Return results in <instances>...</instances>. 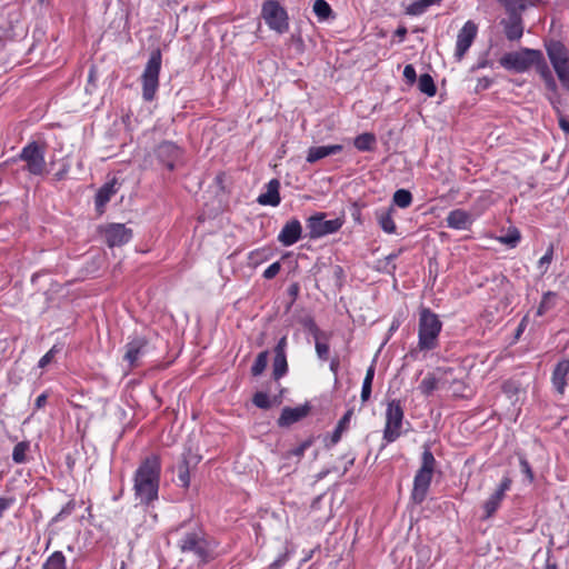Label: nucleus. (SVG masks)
I'll return each instance as SVG.
<instances>
[{
  "mask_svg": "<svg viewBox=\"0 0 569 569\" xmlns=\"http://www.w3.org/2000/svg\"><path fill=\"white\" fill-rule=\"evenodd\" d=\"M161 465L156 455L147 457L134 473V496L143 505H150L158 498Z\"/></svg>",
  "mask_w": 569,
  "mask_h": 569,
  "instance_id": "obj_1",
  "label": "nucleus"
},
{
  "mask_svg": "<svg viewBox=\"0 0 569 569\" xmlns=\"http://www.w3.org/2000/svg\"><path fill=\"white\" fill-rule=\"evenodd\" d=\"M442 329L439 317L429 308H421L418 323V348L421 351L433 350L438 347V338Z\"/></svg>",
  "mask_w": 569,
  "mask_h": 569,
  "instance_id": "obj_2",
  "label": "nucleus"
},
{
  "mask_svg": "<svg viewBox=\"0 0 569 569\" xmlns=\"http://www.w3.org/2000/svg\"><path fill=\"white\" fill-rule=\"evenodd\" d=\"M435 467L436 459L433 453L429 447H425L421 457V466L416 472L411 492V498L416 503H421L425 500L432 480Z\"/></svg>",
  "mask_w": 569,
  "mask_h": 569,
  "instance_id": "obj_3",
  "label": "nucleus"
},
{
  "mask_svg": "<svg viewBox=\"0 0 569 569\" xmlns=\"http://www.w3.org/2000/svg\"><path fill=\"white\" fill-rule=\"evenodd\" d=\"M545 47L559 81L569 91V50L558 40H550Z\"/></svg>",
  "mask_w": 569,
  "mask_h": 569,
  "instance_id": "obj_4",
  "label": "nucleus"
},
{
  "mask_svg": "<svg viewBox=\"0 0 569 569\" xmlns=\"http://www.w3.org/2000/svg\"><path fill=\"white\" fill-rule=\"evenodd\" d=\"M161 52L159 49L150 53L149 60L141 76L142 98L146 101H152L159 88V74L161 70Z\"/></svg>",
  "mask_w": 569,
  "mask_h": 569,
  "instance_id": "obj_5",
  "label": "nucleus"
},
{
  "mask_svg": "<svg viewBox=\"0 0 569 569\" xmlns=\"http://www.w3.org/2000/svg\"><path fill=\"white\" fill-rule=\"evenodd\" d=\"M540 57V50L523 48L519 51L503 54L499 63L506 70L521 73L529 70L533 66L535 60H539Z\"/></svg>",
  "mask_w": 569,
  "mask_h": 569,
  "instance_id": "obj_6",
  "label": "nucleus"
},
{
  "mask_svg": "<svg viewBox=\"0 0 569 569\" xmlns=\"http://www.w3.org/2000/svg\"><path fill=\"white\" fill-rule=\"evenodd\" d=\"M403 419V409L399 400H392L388 403L386 412V427L383 439L390 443L396 441L401 435V425Z\"/></svg>",
  "mask_w": 569,
  "mask_h": 569,
  "instance_id": "obj_7",
  "label": "nucleus"
},
{
  "mask_svg": "<svg viewBox=\"0 0 569 569\" xmlns=\"http://www.w3.org/2000/svg\"><path fill=\"white\" fill-rule=\"evenodd\" d=\"M19 158L26 162V170L34 176L46 172L44 149L37 142L28 143L20 152Z\"/></svg>",
  "mask_w": 569,
  "mask_h": 569,
  "instance_id": "obj_8",
  "label": "nucleus"
},
{
  "mask_svg": "<svg viewBox=\"0 0 569 569\" xmlns=\"http://www.w3.org/2000/svg\"><path fill=\"white\" fill-rule=\"evenodd\" d=\"M261 16L268 27L282 33L288 30V16L278 1L268 0L262 4Z\"/></svg>",
  "mask_w": 569,
  "mask_h": 569,
  "instance_id": "obj_9",
  "label": "nucleus"
},
{
  "mask_svg": "<svg viewBox=\"0 0 569 569\" xmlns=\"http://www.w3.org/2000/svg\"><path fill=\"white\" fill-rule=\"evenodd\" d=\"M326 213H317L308 218L307 228L310 239H318L337 232L342 227V220L337 218L326 220Z\"/></svg>",
  "mask_w": 569,
  "mask_h": 569,
  "instance_id": "obj_10",
  "label": "nucleus"
},
{
  "mask_svg": "<svg viewBox=\"0 0 569 569\" xmlns=\"http://www.w3.org/2000/svg\"><path fill=\"white\" fill-rule=\"evenodd\" d=\"M182 552H192L201 561L208 559V542L200 530L187 532L179 541Z\"/></svg>",
  "mask_w": 569,
  "mask_h": 569,
  "instance_id": "obj_11",
  "label": "nucleus"
},
{
  "mask_svg": "<svg viewBox=\"0 0 569 569\" xmlns=\"http://www.w3.org/2000/svg\"><path fill=\"white\" fill-rule=\"evenodd\" d=\"M478 27L473 21H467L457 36L456 53L461 60L477 37Z\"/></svg>",
  "mask_w": 569,
  "mask_h": 569,
  "instance_id": "obj_12",
  "label": "nucleus"
},
{
  "mask_svg": "<svg viewBox=\"0 0 569 569\" xmlns=\"http://www.w3.org/2000/svg\"><path fill=\"white\" fill-rule=\"evenodd\" d=\"M157 159L169 170L176 168L177 161L181 157V149L171 141H163L156 148Z\"/></svg>",
  "mask_w": 569,
  "mask_h": 569,
  "instance_id": "obj_13",
  "label": "nucleus"
},
{
  "mask_svg": "<svg viewBox=\"0 0 569 569\" xmlns=\"http://www.w3.org/2000/svg\"><path fill=\"white\" fill-rule=\"evenodd\" d=\"M103 233L109 247L122 246L132 238L131 229L123 223H110L104 228Z\"/></svg>",
  "mask_w": 569,
  "mask_h": 569,
  "instance_id": "obj_14",
  "label": "nucleus"
},
{
  "mask_svg": "<svg viewBox=\"0 0 569 569\" xmlns=\"http://www.w3.org/2000/svg\"><path fill=\"white\" fill-rule=\"evenodd\" d=\"M287 337H282L274 347V358L272 363V376L276 380L282 378L288 371L287 362Z\"/></svg>",
  "mask_w": 569,
  "mask_h": 569,
  "instance_id": "obj_15",
  "label": "nucleus"
},
{
  "mask_svg": "<svg viewBox=\"0 0 569 569\" xmlns=\"http://www.w3.org/2000/svg\"><path fill=\"white\" fill-rule=\"evenodd\" d=\"M510 487L511 479L509 477H505L496 491L483 503L485 518H490L496 512L505 497L506 491H508Z\"/></svg>",
  "mask_w": 569,
  "mask_h": 569,
  "instance_id": "obj_16",
  "label": "nucleus"
},
{
  "mask_svg": "<svg viewBox=\"0 0 569 569\" xmlns=\"http://www.w3.org/2000/svg\"><path fill=\"white\" fill-rule=\"evenodd\" d=\"M147 340L143 337H136L126 345V352L123 359L129 363L130 367L138 365L140 358L147 351Z\"/></svg>",
  "mask_w": 569,
  "mask_h": 569,
  "instance_id": "obj_17",
  "label": "nucleus"
},
{
  "mask_svg": "<svg viewBox=\"0 0 569 569\" xmlns=\"http://www.w3.org/2000/svg\"><path fill=\"white\" fill-rule=\"evenodd\" d=\"M302 227L298 219H291L278 234V241L286 247L295 244L301 238Z\"/></svg>",
  "mask_w": 569,
  "mask_h": 569,
  "instance_id": "obj_18",
  "label": "nucleus"
},
{
  "mask_svg": "<svg viewBox=\"0 0 569 569\" xmlns=\"http://www.w3.org/2000/svg\"><path fill=\"white\" fill-rule=\"evenodd\" d=\"M508 20H503L501 23L505 28V34L508 40L515 41L519 40L523 34V26L521 14L518 13H508Z\"/></svg>",
  "mask_w": 569,
  "mask_h": 569,
  "instance_id": "obj_19",
  "label": "nucleus"
},
{
  "mask_svg": "<svg viewBox=\"0 0 569 569\" xmlns=\"http://www.w3.org/2000/svg\"><path fill=\"white\" fill-rule=\"evenodd\" d=\"M310 408L308 406H300L296 408L286 407L282 409L281 416L278 419L280 427H288L309 413Z\"/></svg>",
  "mask_w": 569,
  "mask_h": 569,
  "instance_id": "obj_20",
  "label": "nucleus"
},
{
  "mask_svg": "<svg viewBox=\"0 0 569 569\" xmlns=\"http://www.w3.org/2000/svg\"><path fill=\"white\" fill-rule=\"evenodd\" d=\"M569 375V360L559 361L552 371V385L555 389L563 395L567 386V377Z\"/></svg>",
  "mask_w": 569,
  "mask_h": 569,
  "instance_id": "obj_21",
  "label": "nucleus"
},
{
  "mask_svg": "<svg viewBox=\"0 0 569 569\" xmlns=\"http://www.w3.org/2000/svg\"><path fill=\"white\" fill-rule=\"evenodd\" d=\"M280 182L278 179H272L267 183L266 192L261 193L257 201L262 206H272L276 207L280 203Z\"/></svg>",
  "mask_w": 569,
  "mask_h": 569,
  "instance_id": "obj_22",
  "label": "nucleus"
},
{
  "mask_svg": "<svg viewBox=\"0 0 569 569\" xmlns=\"http://www.w3.org/2000/svg\"><path fill=\"white\" fill-rule=\"evenodd\" d=\"M342 150L341 144L311 147L308 150L307 162L315 163L328 156L336 154Z\"/></svg>",
  "mask_w": 569,
  "mask_h": 569,
  "instance_id": "obj_23",
  "label": "nucleus"
},
{
  "mask_svg": "<svg viewBox=\"0 0 569 569\" xmlns=\"http://www.w3.org/2000/svg\"><path fill=\"white\" fill-rule=\"evenodd\" d=\"M533 66H536L537 72L542 78L547 90L556 93L557 90H558L557 82H556V80H555V78H553V76L551 73V70L549 69L547 62L545 61L542 54L539 58V60H535Z\"/></svg>",
  "mask_w": 569,
  "mask_h": 569,
  "instance_id": "obj_24",
  "label": "nucleus"
},
{
  "mask_svg": "<svg viewBox=\"0 0 569 569\" xmlns=\"http://www.w3.org/2000/svg\"><path fill=\"white\" fill-rule=\"evenodd\" d=\"M446 221L449 228L457 230L467 229L471 222L470 214L461 209L450 211Z\"/></svg>",
  "mask_w": 569,
  "mask_h": 569,
  "instance_id": "obj_25",
  "label": "nucleus"
},
{
  "mask_svg": "<svg viewBox=\"0 0 569 569\" xmlns=\"http://www.w3.org/2000/svg\"><path fill=\"white\" fill-rule=\"evenodd\" d=\"M393 209H381L376 212V217L381 229L387 233H393L396 231V223L392 218Z\"/></svg>",
  "mask_w": 569,
  "mask_h": 569,
  "instance_id": "obj_26",
  "label": "nucleus"
},
{
  "mask_svg": "<svg viewBox=\"0 0 569 569\" xmlns=\"http://www.w3.org/2000/svg\"><path fill=\"white\" fill-rule=\"evenodd\" d=\"M116 193L114 183H106L99 189L96 194V207L101 213L103 212L104 206L110 201L111 197Z\"/></svg>",
  "mask_w": 569,
  "mask_h": 569,
  "instance_id": "obj_27",
  "label": "nucleus"
},
{
  "mask_svg": "<svg viewBox=\"0 0 569 569\" xmlns=\"http://www.w3.org/2000/svg\"><path fill=\"white\" fill-rule=\"evenodd\" d=\"M375 365H371L366 372L362 389H361V401L367 402L371 396L372 381L375 377Z\"/></svg>",
  "mask_w": 569,
  "mask_h": 569,
  "instance_id": "obj_28",
  "label": "nucleus"
},
{
  "mask_svg": "<svg viewBox=\"0 0 569 569\" xmlns=\"http://www.w3.org/2000/svg\"><path fill=\"white\" fill-rule=\"evenodd\" d=\"M375 143H376V137H375V134L369 133V132L359 134L355 139V142H353L355 147L359 151H370V150H372Z\"/></svg>",
  "mask_w": 569,
  "mask_h": 569,
  "instance_id": "obj_29",
  "label": "nucleus"
},
{
  "mask_svg": "<svg viewBox=\"0 0 569 569\" xmlns=\"http://www.w3.org/2000/svg\"><path fill=\"white\" fill-rule=\"evenodd\" d=\"M418 87L419 90L428 97H433L437 92L433 79L429 73H423L420 76Z\"/></svg>",
  "mask_w": 569,
  "mask_h": 569,
  "instance_id": "obj_30",
  "label": "nucleus"
},
{
  "mask_svg": "<svg viewBox=\"0 0 569 569\" xmlns=\"http://www.w3.org/2000/svg\"><path fill=\"white\" fill-rule=\"evenodd\" d=\"M42 569H67L66 558L61 551H54L43 563Z\"/></svg>",
  "mask_w": 569,
  "mask_h": 569,
  "instance_id": "obj_31",
  "label": "nucleus"
},
{
  "mask_svg": "<svg viewBox=\"0 0 569 569\" xmlns=\"http://www.w3.org/2000/svg\"><path fill=\"white\" fill-rule=\"evenodd\" d=\"M352 416V411L348 410L343 417L339 420L332 436H331V443L336 445L341 439L342 432L348 428L350 418Z\"/></svg>",
  "mask_w": 569,
  "mask_h": 569,
  "instance_id": "obj_32",
  "label": "nucleus"
},
{
  "mask_svg": "<svg viewBox=\"0 0 569 569\" xmlns=\"http://www.w3.org/2000/svg\"><path fill=\"white\" fill-rule=\"evenodd\" d=\"M392 201L399 208H408L412 202V194L407 189H399L393 193Z\"/></svg>",
  "mask_w": 569,
  "mask_h": 569,
  "instance_id": "obj_33",
  "label": "nucleus"
},
{
  "mask_svg": "<svg viewBox=\"0 0 569 569\" xmlns=\"http://www.w3.org/2000/svg\"><path fill=\"white\" fill-rule=\"evenodd\" d=\"M268 356H269V352L267 350L258 353V356L251 367L252 376L258 377L264 371V369L267 368V365H268Z\"/></svg>",
  "mask_w": 569,
  "mask_h": 569,
  "instance_id": "obj_34",
  "label": "nucleus"
},
{
  "mask_svg": "<svg viewBox=\"0 0 569 569\" xmlns=\"http://www.w3.org/2000/svg\"><path fill=\"white\" fill-rule=\"evenodd\" d=\"M438 387V380L433 375H427L419 385V390L425 396H430Z\"/></svg>",
  "mask_w": 569,
  "mask_h": 569,
  "instance_id": "obj_35",
  "label": "nucleus"
},
{
  "mask_svg": "<svg viewBox=\"0 0 569 569\" xmlns=\"http://www.w3.org/2000/svg\"><path fill=\"white\" fill-rule=\"evenodd\" d=\"M29 450V442H18L12 451V460L16 463H24L27 461V451Z\"/></svg>",
  "mask_w": 569,
  "mask_h": 569,
  "instance_id": "obj_36",
  "label": "nucleus"
},
{
  "mask_svg": "<svg viewBox=\"0 0 569 569\" xmlns=\"http://www.w3.org/2000/svg\"><path fill=\"white\" fill-rule=\"evenodd\" d=\"M441 0H417L408 8V12L413 16L421 14L432 4L439 3Z\"/></svg>",
  "mask_w": 569,
  "mask_h": 569,
  "instance_id": "obj_37",
  "label": "nucleus"
},
{
  "mask_svg": "<svg viewBox=\"0 0 569 569\" xmlns=\"http://www.w3.org/2000/svg\"><path fill=\"white\" fill-rule=\"evenodd\" d=\"M556 293L548 291L542 296L540 305L537 309V316H543L547 311L553 308L555 306Z\"/></svg>",
  "mask_w": 569,
  "mask_h": 569,
  "instance_id": "obj_38",
  "label": "nucleus"
},
{
  "mask_svg": "<svg viewBox=\"0 0 569 569\" xmlns=\"http://www.w3.org/2000/svg\"><path fill=\"white\" fill-rule=\"evenodd\" d=\"M313 12L320 20H326L332 14L331 7L325 0H316L315 1Z\"/></svg>",
  "mask_w": 569,
  "mask_h": 569,
  "instance_id": "obj_39",
  "label": "nucleus"
},
{
  "mask_svg": "<svg viewBox=\"0 0 569 569\" xmlns=\"http://www.w3.org/2000/svg\"><path fill=\"white\" fill-rule=\"evenodd\" d=\"M311 446V442L310 441H303L302 443H300L298 447L291 449V450H288L286 453H284V458L286 459H291L293 457H296L298 460L305 455V451Z\"/></svg>",
  "mask_w": 569,
  "mask_h": 569,
  "instance_id": "obj_40",
  "label": "nucleus"
},
{
  "mask_svg": "<svg viewBox=\"0 0 569 569\" xmlns=\"http://www.w3.org/2000/svg\"><path fill=\"white\" fill-rule=\"evenodd\" d=\"M323 337H316V352L319 359L327 360L329 357V345L322 341Z\"/></svg>",
  "mask_w": 569,
  "mask_h": 569,
  "instance_id": "obj_41",
  "label": "nucleus"
},
{
  "mask_svg": "<svg viewBox=\"0 0 569 569\" xmlns=\"http://www.w3.org/2000/svg\"><path fill=\"white\" fill-rule=\"evenodd\" d=\"M252 402L261 409H269L271 407V401L267 393L264 392H257L253 396Z\"/></svg>",
  "mask_w": 569,
  "mask_h": 569,
  "instance_id": "obj_42",
  "label": "nucleus"
},
{
  "mask_svg": "<svg viewBox=\"0 0 569 569\" xmlns=\"http://www.w3.org/2000/svg\"><path fill=\"white\" fill-rule=\"evenodd\" d=\"M61 351L57 345H54L38 362L39 368H46L54 358V356Z\"/></svg>",
  "mask_w": 569,
  "mask_h": 569,
  "instance_id": "obj_43",
  "label": "nucleus"
},
{
  "mask_svg": "<svg viewBox=\"0 0 569 569\" xmlns=\"http://www.w3.org/2000/svg\"><path fill=\"white\" fill-rule=\"evenodd\" d=\"M519 465H520L521 472L527 477L529 482H532L535 479V476H533L532 469H531L528 460L526 459V457L523 455H519Z\"/></svg>",
  "mask_w": 569,
  "mask_h": 569,
  "instance_id": "obj_44",
  "label": "nucleus"
},
{
  "mask_svg": "<svg viewBox=\"0 0 569 569\" xmlns=\"http://www.w3.org/2000/svg\"><path fill=\"white\" fill-rule=\"evenodd\" d=\"M502 243L508 244L509 247H516V244L520 240V233L517 230L509 232L507 236L500 238Z\"/></svg>",
  "mask_w": 569,
  "mask_h": 569,
  "instance_id": "obj_45",
  "label": "nucleus"
},
{
  "mask_svg": "<svg viewBox=\"0 0 569 569\" xmlns=\"http://www.w3.org/2000/svg\"><path fill=\"white\" fill-rule=\"evenodd\" d=\"M552 253H553V250L552 248H549L547 250V252L540 258L539 262H538V268L542 271V272H546L547 271V268L549 266V263L551 262L552 260Z\"/></svg>",
  "mask_w": 569,
  "mask_h": 569,
  "instance_id": "obj_46",
  "label": "nucleus"
},
{
  "mask_svg": "<svg viewBox=\"0 0 569 569\" xmlns=\"http://www.w3.org/2000/svg\"><path fill=\"white\" fill-rule=\"evenodd\" d=\"M281 264L280 262H273L270 264L263 272V277L268 280L273 279L280 271Z\"/></svg>",
  "mask_w": 569,
  "mask_h": 569,
  "instance_id": "obj_47",
  "label": "nucleus"
},
{
  "mask_svg": "<svg viewBox=\"0 0 569 569\" xmlns=\"http://www.w3.org/2000/svg\"><path fill=\"white\" fill-rule=\"evenodd\" d=\"M403 77L409 84H413L417 80V73L412 64H407L403 69Z\"/></svg>",
  "mask_w": 569,
  "mask_h": 569,
  "instance_id": "obj_48",
  "label": "nucleus"
},
{
  "mask_svg": "<svg viewBox=\"0 0 569 569\" xmlns=\"http://www.w3.org/2000/svg\"><path fill=\"white\" fill-rule=\"evenodd\" d=\"M178 478L182 482L183 487L189 486V481H190L189 470H188V466L186 463L179 468Z\"/></svg>",
  "mask_w": 569,
  "mask_h": 569,
  "instance_id": "obj_49",
  "label": "nucleus"
},
{
  "mask_svg": "<svg viewBox=\"0 0 569 569\" xmlns=\"http://www.w3.org/2000/svg\"><path fill=\"white\" fill-rule=\"evenodd\" d=\"M12 503V498L0 497V519L3 517L4 512L11 507Z\"/></svg>",
  "mask_w": 569,
  "mask_h": 569,
  "instance_id": "obj_50",
  "label": "nucleus"
},
{
  "mask_svg": "<svg viewBox=\"0 0 569 569\" xmlns=\"http://www.w3.org/2000/svg\"><path fill=\"white\" fill-rule=\"evenodd\" d=\"M306 326L310 330V332L313 335L315 338L316 337H326V335L320 331V329L318 328V326L315 323L313 320L309 319L306 322Z\"/></svg>",
  "mask_w": 569,
  "mask_h": 569,
  "instance_id": "obj_51",
  "label": "nucleus"
},
{
  "mask_svg": "<svg viewBox=\"0 0 569 569\" xmlns=\"http://www.w3.org/2000/svg\"><path fill=\"white\" fill-rule=\"evenodd\" d=\"M287 560V555L280 556L278 559H276L270 566L269 569H280V567Z\"/></svg>",
  "mask_w": 569,
  "mask_h": 569,
  "instance_id": "obj_52",
  "label": "nucleus"
},
{
  "mask_svg": "<svg viewBox=\"0 0 569 569\" xmlns=\"http://www.w3.org/2000/svg\"><path fill=\"white\" fill-rule=\"evenodd\" d=\"M47 399H48V396L47 393H41L40 396H38V398L36 399V408L37 409H41L46 406L47 403Z\"/></svg>",
  "mask_w": 569,
  "mask_h": 569,
  "instance_id": "obj_53",
  "label": "nucleus"
},
{
  "mask_svg": "<svg viewBox=\"0 0 569 569\" xmlns=\"http://www.w3.org/2000/svg\"><path fill=\"white\" fill-rule=\"evenodd\" d=\"M559 127L565 133L569 134V120L563 116H560L559 118Z\"/></svg>",
  "mask_w": 569,
  "mask_h": 569,
  "instance_id": "obj_54",
  "label": "nucleus"
},
{
  "mask_svg": "<svg viewBox=\"0 0 569 569\" xmlns=\"http://www.w3.org/2000/svg\"><path fill=\"white\" fill-rule=\"evenodd\" d=\"M298 292H299V286L297 283H292L290 287H289V293L290 296H292L293 298H296L298 296Z\"/></svg>",
  "mask_w": 569,
  "mask_h": 569,
  "instance_id": "obj_55",
  "label": "nucleus"
},
{
  "mask_svg": "<svg viewBox=\"0 0 569 569\" xmlns=\"http://www.w3.org/2000/svg\"><path fill=\"white\" fill-rule=\"evenodd\" d=\"M396 34L403 38L407 34V29L405 27H400L397 29Z\"/></svg>",
  "mask_w": 569,
  "mask_h": 569,
  "instance_id": "obj_56",
  "label": "nucleus"
},
{
  "mask_svg": "<svg viewBox=\"0 0 569 569\" xmlns=\"http://www.w3.org/2000/svg\"><path fill=\"white\" fill-rule=\"evenodd\" d=\"M545 569H557V566L555 563H547Z\"/></svg>",
  "mask_w": 569,
  "mask_h": 569,
  "instance_id": "obj_57",
  "label": "nucleus"
},
{
  "mask_svg": "<svg viewBox=\"0 0 569 569\" xmlns=\"http://www.w3.org/2000/svg\"><path fill=\"white\" fill-rule=\"evenodd\" d=\"M525 320H526V319H523V320L520 322V325H519V328H518V335H519V333L522 331V329H523Z\"/></svg>",
  "mask_w": 569,
  "mask_h": 569,
  "instance_id": "obj_58",
  "label": "nucleus"
},
{
  "mask_svg": "<svg viewBox=\"0 0 569 569\" xmlns=\"http://www.w3.org/2000/svg\"><path fill=\"white\" fill-rule=\"evenodd\" d=\"M337 366H338V361H337V360H333V361L331 362V366H330V367H331V370H336Z\"/></svg>",
  "mask_w": 569,
  "mask_h": 569,
  "instance_id": "obj_59",
  "label": "nucleus"
},
{
  "mask_svg": "<svg viewBox=\"0 0 569 569\" xmlns=\"http://www.w3.org/2000/svg\"><path fill=\"white\" fill-rule=\"evenodd\" d=\"M61 177H62V173H57L58 179H61Z\"/></svg>",
  "mask_w": 569,
  "mask_h": 569,
  "instance_id": "obj_60",
  "label": "nucleus"
},
{
  "mask_svg": "<svg viewBox=\"0 0 569 569\" xmlns=\"http://www.w3.org/2000/svg\"><path fill=\"white\" fill-rule=\"evenodd\" d=\"M396 256L395 254H391L388 257V259H393Z\"/></svg>",
  "mask_w": 569,
  "mask_h": 569,
  "instance_id": "obj_61",
  "label": "nucleus"
},
{
  "mask_svg": "<svg viewBox=\"0 0 569 569\" xmlns=\"http://www.w3.org/2000/svg\"><path fill=\"white\" fill-rule=\"evenodd\" d=\"M46 0H39L40 3H43Z\"/></svg>",
  "mask_w": 569,
  "mask_h": 569,
  "instance_id": "obj_62",
  "label": "nucleus"
},
{
  "mask_svg": "<svg viewBox=\"0 0 569 569\" xmlns=\"http://www.w3.org/2000/svg\"><path fill=\"white\" fill-rule=\"evenodd\" d=\"M121 569H124V563L121 565Z\"/></svg>",
  "mask_w": 569,
  "mask_h": 569,
  "instance_id": "obj_63",
  "label": "nucleus"
}]
</instances>
